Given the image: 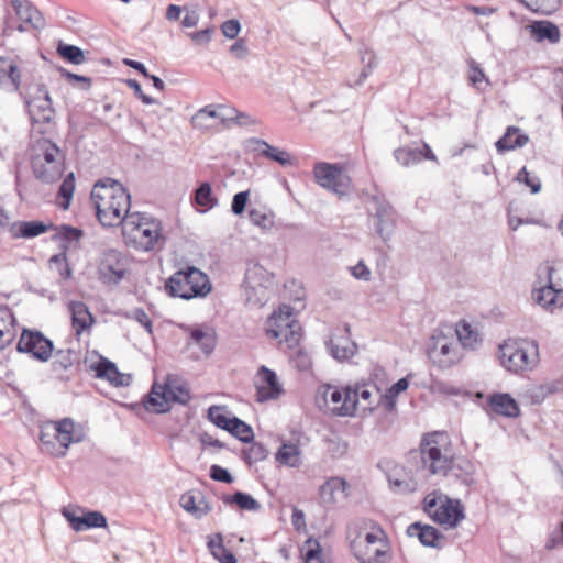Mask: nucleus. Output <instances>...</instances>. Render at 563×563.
Listing matches in <instances>:
<instances>
[{"label": "nucleus", "instance_id": "1", "mask_svg": "<svg viewBox=\"0 0 563 563\" xmlns=\"http://www.w3.org/2000/svg\"><path fill=\"white\" fill-rule=\"evenodd\" d=\"M422 468L431 475L451 472L465 486L475 483L476 465L465 457L453 459L449 435L445 432L426 434L420 442Z\"/></svg>", "mask_w": 563, "mask_h": 563}, {"label": "nucleus", "instance_id": "2", "mask_svg": "<svg viewBox=\"0 0 563 563\" xmlns=\"http://www.w3.org/2000/svg\"><path fill=\"white\" fill-rule=\"evenodd\" d=\"M96 216L103 227L123 225L130 216L131 197L126 189L112 178L99 179L91 191Z\"/></svg>", "mask_w": 563, "mask_h": 563}, {"label": "nucleus", "instance_id": "3", "mask_svg": "<svg viewBox=\"0 0 563 563\" xmlns=\"http://www.w3.org/2000/svg\"><path fill=\"white\" fill-rule=\"evenodd\" d=\"M122 234L126 244L139 251L162 250L166 242L161 221L145 213L128 216L123 222Z\"/></svg>", "mask_w": 563, "mask_h": 563}, {"label": "nucleus", "instance_id": "4", "mask_svg": "<svg viewBox=\"0 0 563 563\" xmlns=\"http://www.w3.org/2000/svg\"><path fill=\"white\" fill-rule=\"evenodd\" d=\"M211 289L208 275L195 266L175 272L165 283V290L170 297L184 300L203 298Z\"/></svg>", "mask_w": 563, "mask_h": 563}, {"label": "nucleus", "instance_id": "5", "mask_svg": "<svg viewBox=\"0 0 563 563\" xmlns=\"http://www.w3.org/2000/svg\"><path fill=\"white\" fill-rule=\"evenodd\" d=\"M64 156L59 147L47 139L37 141L35 153L31 157L34 177L45 184H52L62 176Z\"/></svg>", "mask_w": 563, "mask_h": 563}, {"label": "nucleus", "instance_id": "6", "mask_svg": "<svg viewBox=\"0 0 563 563\" xmlns=\"http://www.w3.org/2000/svg\"><path fill=\"white\" fill-rule=\"evenodd\" d=\"M501 365L514 373L532 369L539 363V344L536 340L506 342L499 346Z\"/></svg>", "mask_w": 563, "mask_h": 563}, {"label": "nucleus", "instance_id": "7", "mask_svg": "<svg viewBox=\"0 0 563 563\" xmlns=\"http://www.w3.org/2000/svg\"><path fill=\"white\" fill-rule=\"evenodd\" d=\"M423 510L437 523L453 529L465 518L460 499H453L442 493L433 492L423 499Z\"/></svg>", "mask_w": 563, "mask_h": 563}, {"label": "nucleus", "instance_id": "8", "mask_svg": "<svg viewBox=\"0 0 563 563\" xmlns=\"http://www.w3.org/2000/svg\"><path fill=\"white\" fill-rule=\"evenodd\" d=\"M274 276L258 263L247 265L243 290L245 301L251 307H263L273 294Z\"/></svg>", "mask_w": 563, "mask_h": 563}, {"label": "nucleus", "instance_id": "9", "mask_svg": "<svg viewBox=\"0 0 563 563\" xmlns=\"http://www.w3.org/2000/svg\"><path fill=\"white\" fill-rule=\"evenodd\" d=\"M266 334L280 344L292 349L300 341V325L294 318V309L289 305H282L266 321Z\"/></svg>", "mask_w": 563, "mask_h": 563}, {"label": "nucleus", "instance_id": "10", "mask_svg": "<svg viewBox=\"0 0 563 563\" xmlns=\"http://www.w3.org/2000/svg\"><path fill=\"white\" fill-rule=\"evenodd\" d=\"M555 268L544 263L538 268L539 287L532 291V299L544 310L553 312L563 307V289L556 288L553 283Z\"/></svg>", "mask_w": 563, "mask_h": 563}, {"label": "nucleus", "instance_id": "11", "mask_svg": "<svg viewBox=\"0 0 563 563\" xmlns=\"http://www.w3.org/2000/svg\"><path fill=\"white\" fill-rule=\"evenodd\" d=\"M313 177L320 187L338 196L349 192L351 178L339 164L317 162L313 166Z\"/></svg>", "mask_w": 563, "mask_h": 563}, {"label": "nucleus", "instance_id": "12", "mask_svg": "<svg viewBox=\"0 0 563 563\" xmlns=\"http://www.w3.org/2000/svg\"><path fill=\"white\" fill-rule=\"evenodd\" d=\"M16 350L36 361L47 362L53 355L54 343L40 331L23 329Z\"/></svg>", "mask_w": 563, "mask_h": 563}, {"label": "nucleus", "instance_id": "13", "mask_svg": "<svg viewBox=\"0 0 563 563\" xmlns=\"http://www.w3.org/2000/svg\"><path fill=\"white\" fill-rule=\"evenodd\" d=\"M128 272V260L118 250L109 249L101 253L98 263L99 279L103 284L117 285Z\"/></svg>", "mask_w": 563, "mask_h": 563}, {"label": "nucleus", "instance_id": "14", "mask_svg": "<svg viewBox=\"0 0 563 563\" xmlns=\"http://www.w3.org/2000/svg\"><path fill=\"white\" fill-rule=\"evenodd\" d=\"M25 102L32 124L49 123L53 120L55 110L45 85H37L36 92Z\"/></svg>", "mask_w": 563, "mask_h": 563}, {"label": "nucleus", "instance_id": "15", "mask_svg": "<svg viewBox=\"0 0 563 563\" xmlns=\"http://www.w3.org/2000/svg\"><path fill=\"white\" fill-rule=\"evenodd\" d=\"M428 356L440 368H449L459 360L455 343L442 333L431 336Z\"/></svg>", "mask_w": 563, "mask_h": 563}, {"label": "nucleus", "instance_id": "16", "mask_svg": "<svg viewBox=\"0 0 563 563\" xmlns=\"http://www.w3.org/2000/svg\"><path fill=\"white\" fill-rule=\"evenodd\" d=\"M350 549L358 563H389L391 560L387 541L372 547L361 540L360 533L351 540Z\"/></svg>", "mask_w": 563, "mask_h": 563}, {"label": "nucleus", "instance_id": "17", "mask_svg": "<svg viewBox=\"0 0 563 563\" xmlns=\"http://www.w3.org/2000/svg\"><path fill=\"white\" fill-rule=\"evenodd\" d=\"M372 201L375 209L374 218L377 221L376 231L384 241H388L395 229L396 212L383 197L374 196Z\"/></svg>", "mask_w": 563, "mask_h": 563}, {"label": "nucleus", "instance_id": "18", "mask_svg": "<svg viewBox=\"0 0 563 563\" xmlns=\"http://www.w3.org/2000/svg\"><path fill=\"white\" fill-rule=\"evenodd\" d=\"M225 111L227 108L223 106L218 109L212 104L206 106L192 115L191 123L199 130H210L219 124L227 125L232 115Z\"/></svg>", "mask_w": 563, "mask_h": 563}, {"label": "nucleus", "instance_id": "19", "mask_svg": "<svg viewBox=\"0 0 563 563\" xmlns=\"http://www.w3.org/2000/svg\"><path fill=\"white\" fill-rule=\"evenodd\" d=\"M530 37L536 43H549L555 45L561 40V31L556 24L549 20H537L526 25Z\"/></svg>", "mask_w": 563, "mask_h": 563}, {"label": "nucleus", "instance_id": "20", "mask_svg": "<svg viewBox=\"0 0 563 563\" xmlns=\"http://www.w3.org/2000/svg\"><path fill=\"white\" fill-rule=\"evenodd\" d=\"M63 516L67 519L75 531H84L91 528H104L107 518L100 511H87L82 516H77L74 511L64 508Z\"/></svg>", "mask_w": 563, "mask_h": 563}, {"label": "nucleus", "instance_id": "21", "mask_svg": "<svg viewBox=\"0 0 563 563\" xmlns=\"http://www.w3.org/2000/svg\"><path fill=\"white\" fill-rule=\"evenodd\" d=\"M328 350L333 358L343 362L352 358L357 352V344L350 339V327H344V333L333 335L328 342Z\"/></svg>", "mask_w": 563, "mask_h": 563}, {"label": "nucleus", "instance_id": "22", "mask_svg": "<svg viewBox=\"0 0 563 563\" xmlns=\"http://www.w3.org/2000/svg\"><path fill=\"white\" fill-rule=\"evenodd\" d=\"M247 148L257 152L260 155L274 161L282 166H290L294 163L290 154L284 150L269 145L266 141L251 137L246 141Z\"/></svg>", "mask_w": 563, "mask_h": 563}, {"label": "nucleus", "instance_id": "23", "mask_svg": "<svg viewBox=\"0 0 563 563\" xmlns=\"http://www.w3.org/2000/svg\"><path fill=\"white\" fill-rule=\"evenodd\" d=\"M146 411L154 413H165L170 409V399L167 386L154 383L150 393L144 397L142 402Z\"/></svg>", "mask_w": 563, "mask_h": 563}, {"label": "nucleus", "instance_id": "24", "mask_svg": "<svg viewBox=\"0 0 563 563\" xmlns=\"http://www.w3.org/2000/svg\"><path fill=\"white\" fill-rule=\"evenodd\" d=\"M258 376L263 385L257 386V399L265 401L278 398L283 389L278 383L276 373L268 369L266 366H262L258 371Z\"/></svg>", "mask_w": 563, "mask_h": 563}, {"label": "nucleus", "instance_id": "25", "mask_svg": "<svg viewBox=\"0 0 563 563\" xmlns=\"http://www.w3.org/2000/svg\"><path fill=\"white\" fill-rule=\"evenodd\" d=\"M347 483L341 477H330L319 488L321 503L327 506L336 504L340 499L346 498Z\"/></svg>", "mask_w": 563, "mask_h": 563}, {"label": "nucleus", "instance_id": "26", "mask_svg": "<svg viewBox=\"0 0 563 563\" xmlns=\"http://www.w3.org/2000/svg\"><path fill=\"white\" fill-rule=\"evenodd\" d=\"M68 311L70 313L71 325L77 335L90 329L95 323V317L82 301H70L68 303Z\"/></svg>", "mask_w": 563, "mask_h": 563}, {"label": "nucleus", "instance_id": "27", "mask_svg": "<svg viewBox=\"0 0 563 563\" xmlns=\"http://www.w3.org/2000/svg\"><path fill=\"white\" fill-rule=\"evenodd\" d=\"M487 404L490 410L499 416L516 418L520 415L517 401L507 393L489 395Z\"/></svg>", "mask_w": 563, "mask_h": 563}, {"label": "nucleus", "instance_id": "28", "mask_svg": "<svg viewBox=\"0 0 563 563\" xmlns=\"http://www.w3.org/2000/svg\"><path fill=\"white\" fill-rule=\"evenodd\" d=\"M407 533L410 537H418L422 545L435 549L441 548V540L444 538L437 528L422 525L421 522L411 523L407 529Z\"/></svg>", "mask_w": 563, "mask_h": 563}, {"label": "nucleus", "instance_id": "29", "mask_svg": "<svg viewBox=\"0 0 563 563\" xmlns=\"http://www.w3.org/2000/svg\"><path fill=\"white\" fill-rule=\"evenodd\" d=\"M179 505L184 510L191 514L197 519L202 518L211 510L201 492L184 493L180 496Z\"/></svg>", "mask_w": 563, "mask_h": 563}, {"label": "nucleus", "instance_id": "30", "mask_svg": "<svg viewBox=\"0 0 563 563\" xmlns=\"http://www.w3.org/2000/svg\"><path fill=\"white\" fill-rule=\"evenodd\" d=\"M11 5L22 22L29 23L37 30L44 27L45 23L42 13L31 2L12 0Z\"/></svg>", "mask_w": 563, "mask_h": 563}, {"label": "nucleus", "instance_id": "31", "mask_svg": "<svg viewBox=\"0 0 563 563\" xmlns=\"http://www.w3.org/2000/svg\"><path fill=\"white\" fill-rule=\"evenodd\" d=\"M81 441L80 435L75 433V422L70 418H64L57 421L56 443L57 451H62L63 456L66 455L67 449L71 443H78Z\"/></svg>", "mask_w": 563, "mask_h": 563}, {"label": "nucleus", "instance_id": "32", "mask_svg": "<svg viewBox=\"0 0 563 563\" xmlns=\"http://www.w3.org/2000/svg\"><path fill=\"white\" fill-rule=\"evenodd\" d=\"M529 141V136L520 133L517 126H508L505 134L495 143L498 153L514 151L523 147Z\"/></svg>", "mask_w": 563, "mask_h": 563}, {"label": "nucleus", "instance_id": "33", "mask_svg": "<svg viewBox=\"0 0 563 563\" xmlns=\"http://www.w3.org/2000/svg\"><path fill=\"white\" fill-rule=\"evenodd\" d=\"M15 335L14 314L9 307L0 305V350L11 344Z\"/></svg>", "mask_w": 563, "mask_h": 563}, {"label": "nucleus", "instance_id": "34", "mask_svg": "<svg viewBox=\"0 0 563 563\" xmlns=\"http://www.w3.org/2000/svg\"><path fill=\"white\" fill-rule=\"evenodd\" d=\"M275 460L287 467H299L302 464L301 450L292 441L283 442L275 454Z\"/></svg>", "mask_w": 563, "mask_h": 563}, {"label": "nucleus", "instance_id": "35", "mask_svg": "<svg viewBox=\"0 0 563 563\" xmlns=\"http://www.w3.org/2000/svg\"><path fill=\"white\" fill-rule=\"evenodd\" d=\"M53 228V223L46 224L43 221H18L13 224L12 231L15 238L32 239Z\"/></svg>", "mask_w": 563, "mask_h": 563}, {"label": "nucleus", "instance_id": "36", "mask_svg": "<svg viewBox=\"0 0 563 563\" xmlns=\"http://www.w3.org/2000/svg\"><path fill=\"white\" fill-rule=\"evenodd\" d=\"M56 432H57V421L46 422L41 427L40 431V442L42 444V450L55 457H63V450L57 451L56 443Z\"/></svg>", "mask_w": 563, "mask_h": 563}, {"label": "nucleus", "instance_id": "37", "mask_svg": "<svg viewBox=\"0 0 563 563\" xmlns=\"http://www.w3.org/2000/svg\"><path fill=\"white\" fill-rule=\"evenodd\" d=\"M455 332L460 343L466 349L475 350L482 342L479 332L466 321L459 322Z\"/></svg>", "mask_w": 563, "mask_h": 563}, {"label": "nucleus", "instance_id": "38", "mask_svg": "<svg viewBox=\"0 0 563 563\" xmlns=\"http://www.w3.org/2000/svg\"><path fill=\"white\" fill-rule=\"evenodd\" d=\"M222 501L225 505H236L242 510L258 511L261 509V504L253 496L240 490L232 495H223Z\"/></svg>", "mask_w": 563, "mask_h": 563}, {"label": "nucleus", "instance_id": "39", "mask_svg": "<svg viewBox=\"0 0 563 563\" xmlns=\"http://www.w3.org/2000/svg\"><path fill=\"white\" fill-rule=\"evenodd\" d=\"M190 340L192 343L200 346L205 355H210L216 346V336L212 331H203L196 328L190 332Z\"/></svg>", "mask_w": 563, "mask_h": 563}, {"label": "nucleus", "instance_id": "40", "mask_svg": "<svg viewBox=\"0 0 563 563\" xmlns=\"http://www.w3.org/2000/svg\"><path fill=\"white\" fill-rule=\"evenodd\" d=\"M422 150L418 147H398L394 151L395 159L402 166L409 167L422 161Z\"/></svg>", "mask_w": 563, "mask_h": 563}, {"label": "nucleus", "instance_id": "41", "mask_svg": "<svg viewBox=\"0 0 563 563\" xmlns=\"http://www.w3.org/2000/svg\"><path fill=\"white\" fill-rule=\"evenodd\" d=\"M57 53L63 59L74 65H80L86 60L84 51L80 47L63 42L58 43Z\"/></svg>", "mask_w": 563, "mask_h": 563}, {"label": "nucleus", "instance_id": "42", "mask_svg": "<svg viewBox=\"0 0 563 563\" xmlns=\"http://www.w3.org/2000/svg\"><path fill=\"white\" fill-rule=\"evenodd\" d=\"M208 548L214 559L220 563H236L234 554L224 548L222 537L220 534L217 536V540L211 539L208 542Z\"/></svg>", "mask_w": 563, "mask_h": 563}, {"label": "nucleus", "instance_id": "43", "mask_svg": "<svg viewBox=\"0 0 563 563\" xmlns=\"http://www.w3.org/2000/svg\"><path fill=\"white\" fill-rule=\"evenodd\" d=\"M77 353L71 349L57 350L55 361L52 363L53 371H67L76 362Z\"/></svg>", "mask_w": 563, "mask_h": 563}, {"label": "nucleus", "instance_id": "44", "mask_svg": "<svg viewBox=\"0 0 563 563\" xmlns=\"http://www.w3.org/2000/svg\"><path fill=\"white\" fill-rule=\"evenodd\" d=\"M224 410L225 407L213 405L208 409V418L214 426L228 431L233 424V417H229Z\"/></svg>", "mask_w": 563, "mask_h": 563}, {"label": "nucleus", "instance_id": "45", "mask_svg": "<svg viewBox=\"0 0 563 563\" xmlns=\"http://www.w3.org/2000/svg\"><path fill=\"white\" fill-rule=\"evenodd\" d=\"M74 191H75V175H74V173H69L63 179V181L59 186V189H58V197L63 199V201L59 203V206L63 210H67L69 208Z\"/></svg>", "mask_w": 563, "mask_h": 563}, {"label": "nucleus", "instance_id": "46", "mask_svg": "<svg viewBox=\"0 0 563 563\" xmlns=\"http://www.w3.org/2000/svg\"><path fill=\"white\" fill-rule=\"evenodd\" d=\"M233 424L228 430L233 437L238 438L241 442L250 443L253 441L254 433L250 424L242 421L238 417H233Z\"/></svg>", "mask_w": 563, "mask_h": 563}, {"label": "nucleus", "instance_id": "47", "mask_svg": "<svg viewBox=\"0 0 563 563\" xmlns=\"http://www.w3.org/2000/svg\"><path fill=\"white\" fill-rule=\"evenodd\" d=\"M360 54L361 62L365 65V67L361 71L358 79L355 82L356 86H361L376 66V56L373 51L368 49L367 47H364L360 49Z\"/></svg>", "mask_w": 563, "mask_h": 563}, {"label": "nucleus", "instance_id": "48", "mask_svg": "<svg viewBox=\"0 0 563 563\" xmlns=\"http://www.w3.org/2000/svg\"><path fill=\"white\" fill-rule=\"evenodd\" d=\"M357 404L358 399L356 395V389L352 387L344 388L342 405L338 408L339 415L353 416L356 410Z\"/></svg>", "mask_w": 563, "mask_h": 563}, {"label": "nucleus", "instance_id": "49", "mask_svg": "<svg viewBox=\"0 0 563 563\" xmlns=\"http://www.w3.org/2000/svg\"><path fill=\"white\" fill-rule=\"evenodd\" d=\"M305 563H323L321 560V547L318 540L309 538L301 549Z\"/></svg>", "mask_w": 563, "mask_h": 563}, {"label": "nucleus", "instance_id": "50", "mask_svg": "<svg viewBox=\"0 0 563 563\" xmlns=\"http://www.w3.org/2000/svg\"><path fill=\"white\" fill-rule=\"evenodd\" d=\"M195 201L198 206L211 209L216 203L217 199L212 195V189L209 183H202L195 194Z\"/></svg>", "mask_w": 563, "mask_h": 563}, {"label": "nucleus", "instance_id": "51", "mask_svg": "<svg viewBox=\"0 0 563 563\" xmlns=\"http://www.w3.org/2000/svg\"><path fill=\"white\" fill-rule=\"evenodd\" d=\"M92 368L96 372V377L104 378L110 383L113 376L117 375V372L119 371L113 362L104 357H101L100 361L96 363Z\"/></svg>", "mask_w": 563, "mask_h": 563}, {"label": "nucleus", "instance_id": "52", "mask_svg": "<svg viewBox=\"0 0 563 563\" xmlns=\"http://www.w3.org/2000/svg\"><path fill=\"white\" fill-rule=\"evenodd\" d=\"M56 230V234L54 239H58L64 243H71L73 241L78 242L82 236V231L80 229L62 224L59 227H54Z\"/></svg>", "mask_w": 563, "mask_h": 563}, {"label": "nucleus", "instance_id": "53", "mask_svg": "<svg viewBox=\"0 0 563 563\" xmlns=\"http://www.w3.org/2000/svg\"><path fill=\"white\" fill-rule=\"evenodd\" d=\"M52 269H56L62 279L66 280L71 277V269L67 263L66 253L55 254L49 258Z\"/></svg>", "mask_w": 563, "mask_h": 563}, {"label": "nucleus", "instance_id": "54", "mask_svg": "<svg viewBox=\"0 0 563 563\" xmlns=\"http://www.w3.org/2000/svg\"><path fill=\"white\" fill-rule=\"evenodd\" d=\"M249 219L254 224L263 230H268L273 227L274 220L273 214L264 212L258 209H252L249 211Z\"/></svg>", "mask_w": 563, "mask_h": 563}, {"label": "nucleus", "instance_id": "55", "mask_svg": "<svg viewBox=\"0 0 563 563\" xmlns=\"http://www.w3.org/2000/svg\"><path fill=\"white\" fill-rule=\"evenodd\" d=\"M468 80L477 89H479L478 85L483 81H486L487 85L489 84L484 70L473 59L468 62Z\"/></svg>", "mask_w": 563, "mask_h": 563}, {"label": "nucleus", "instance_id": "56", "mask_svg": "<svg viewBox=\"0 0 563 563\" xmlns=\"http://www.w3.org/2000/svg\"><path fill=\"white\" fill-rule=\"evenodd\" d=\"M267 455L268 450L264 444L260 442H253L246 452L245 459L250 464H252L265 460Z\"/></svg>", "mask_w": 563, "mask_h": 563}, {"label": "nucleus", "instance_id": "57", "mask_svg": "<svg viewBox=\"0 0 563 563\" xmlns=\"http://www.w3.org/2000/svg\"><path fill=\"white\" fill-rule=\"evenodd\" d=\"M387 479L394 493H411L416 490V484L411 481L394 478L391 474H388Z\"/></svg>", "mask_w": 563, "mask_h": 563}, {"label": "nucleus", "instance_id": "58", "mask_svg": "<svg viewBox=\"0 0 563 563\" xmlns=\"http://www.w3.org/2000/svg\"><path fill=\"white\" fill-rule=\"evenodd\" d=\"M291 363L297 369L301 372L309 371L312 364L310 355L302 350L295 352V354L291 356Z\"/></svg>", "mask_w": 563, "mask_h": 563}, {"label": "nucleus", "instance_id": "59", "mask_svg": "<svg viewBox=\"0 0 563 563\" xmlns=\"http://www.w3.org/2000/svg\"><path fill=\"white\" fill-rule=\"evenodd\" d=\"M554 389L548 385H540L533 387L529 390V396L531 398L532 404L539 405L544 401V399L551 395Z\"/></svg>", "mask_w": 563, "mask_h": 563}, {"label": "nucleus", "instance_id": "60", "mask_svg": "<svg viewBox=\"0 0 563 563\" xmlns=\"http://www.w3.org/2000/svg\"><path fill=\"white\" fill-rule=\"evenodd\" d=\"M210 478L217 482L230 484L233 482V476L230 474V472L220 466V465H211L210 472H209Z\"/></svg>", "mask_w": 563, "mask_h": 563}, {"label": "nucleus", "instance_id": "61", "mask_svg": "<svg viewBox=\"0 0 563 563\" xmlns=\"http://www.w3.org/2000/svg\"><path fill=\"white\" fill-rule=\"evenodd\" d=\"M249 200V191H240L233 196L231 210L234 214H242Z\"/></svg>", "mask_w": 563, "mask_h": 563}, {"label": "nucleus", "instance_id": "62", "mask_svg": "<svg viewBox=\"0 0 563 563\" xmlns=\"http://www.w3.org/2000/svg\"><path fill=\"white\" fill-rule=\"evenodd\" d=\"M517 180L523 181L530 187L532 194H538L541 190V181L539 178L531 179L529 172L526 167H522L518 173Z\"/></svg>", "mask_w": 563, "mask_h": 563}, {"label": "nucleus", "instance_id": "63", "mask_svg": "<svg viewBox=\"0 0 563 563\" xmlns=\"http://www.w3.org/2000/svg\"><path fill=\"white\" fill-rule=\"evenodd\" d=\"M167 390L170 401L185 405L190 400L189 391L183 386H178L175 389L167 386Z\"/></svg>", "mask_w": 563, "mask_h": 563}, {"label": "nucleus", "instance_id": "64", "mask_svg": "<svg viewBox=\"0 0 563 563\" xmlns=\"http://www.w3.org/2000/svg\"><path fill=\"white\" fill-rule=\"evenodd\" d=\"M221 31L225 37L233 40L239 35L241 24L238 20L231 19L222 23Z\"/></svg>", "mask_w": 563, "mask_h": 563}]
</instances>
